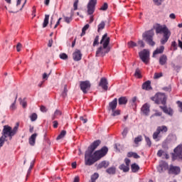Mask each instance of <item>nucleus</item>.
<instances>
[{"label":"nucleus","mask_w":182,"mask_h":182,"mask_svg":"<svg viewBox=\"0 0 182 182\" xmlns=\"http://www.w3.org/2000/svg\"><path fill=\"white\" fill-rule=\"evenodd\" d=\"M109 82H107V79L102 77L100 81L99 86H100L104 90H107L109 87L107 86Z\"/></svg>","instance_id":"14"},{"label":"nucleus","mask_w":182,"mask_h":182,"mask_svg":"<svg viewBox=\"0 0 182 182\" xmlns=\"http://www.w3.org/2000/svg\"><path fill=\"white\" fill-rule=\"evenodd\" d=\"M80 120L83 122V123H87V118H84L83 117H80Z\"/></svg>","instance_id":"62"},{"label":"nucleus","mask_w":182,"mask_h":182,"mask_svg":"<svg viewBox=\"0 0 182 182\" xmlns=\"http://www.w3.org/2000/svg\"><path fill=\"white\" fill-rule=\"evenodd\" d=\"M49 16H50L49 14L45 15L44 21L43 23V28H46V26L49 25Z\"/></svg>","instance_id":"27"},{"label":"nucleus","mask_w":182,"mask_h":182,"mask_svg":"<svg viewBox=\"0 0 182 182\" xmlns=\"http://www.w3.org/2000/svg\"><path fill=\"white\" fill-rule=\"evenodd\" d=\"M161 110H163L164 113L168 114L169 116H173V109L167 108V106H160L159 107Z\"/></svg>","instance_id":"18"},{"label":"nucleus","mask_w":182,"mask_h":182,"mask_svg":"<svg viewBox=\"0 0 182 182\" xmlns=\"http://www.w3.org/2000/svg\"><path fill=\"white\" fill-rule=\"evenodd\" d=\"M134 76L136 77H138L139 79H140V77H141V74L140 73V70L139 68L136 69Z\"/></svg>","instance_id":"38"},{"label":"nucleus","mask_w":182,"mask_h":182,"mask_svg":"<svg viewBox=\"0 0 182 182\" xmlns=\"http://www.w3.org/2000/svg\"><path fill=\"white\" fill-rule=\"evenodd\" d=\"M132 157H134V159H140V156H139L136 152H134Z\"/></svg>","instance_id":"63"},{"label":"nucleus","mask_w":182,"mask_h":182,"mask_svg":"<svg viewBox=\"0 0 182 182\" xmlns=\"http://www.w3.org/2000/svg\"><path fill=\"white\" fill-rule=\"evenodd\" d=\"M138 45L140 46V48H144V42L141 40L138 41Z\"/></svg>","instance_id":"58"},{"label":"nucleus","mask_w":182,"mask_h":182,"mask_svg":"<svg viewBox=\"0 0 182 182\" xmlns=\"http://www.w3.org/2000/svg\"><path fill=\"white\" fill-rule=\"evenodd\" d=\"M151 100L154 102L156 105H164L166 106V103L167 102V97L164 93L158 92L154 97H151Z\"/></svg>","instance_id":"5"},{"label":"nucleus","mask_w":182,"mask_h":182,"mask_svg":"<svg viewBox=\"0 0 182 182\" xmlns=\"http://www.w3.org/2000/svg\"><path fill=\"white\" fill-rule=\"evenodd\" d=\"M177 105H178V107H179L180 109H181V110H182V102H181V101H177Z\"/></svg>","instance_id":"64"},{"label":"nucleus","mask_w":182,"mask_h":182,"mask_svg":"<svg viewBox=\"0 0 182 182\" xmlns=\"http://www.w3.org/2000/svg\"><path fill=\"white\" fill-rule=\"evenodd\" d=\"M129 133V129L124 128L122 132V136L123 137H126L127 136V134Z\"/></svg>","instance_id":"48"},{"label":"nucleus","mask_w":182,"mask_h":182,"mask_svg":"<svg viewBox=\"0 0 182 182\" xmlns=\"http://www.w3.org/2000/svg\"><path fill=\"white\" fill-rule=\"evenodd\" d=\"M168 131V128H167L166 125L158 127L156 132H154L152 135L154 140H156V139H159V137H160V133H167Z\"/></svg>","instance_id":"8"},{"label":"nucleus","mask_w":182,"mask_h":182,"mask_svg":"<svg viewBox=\"0 0 182 182\" xmlns=\"http://www.w3.org/2000/svg\"><path fill=\"white\" fill-rule=\"evenodd\" d=\"M109 108L114 112L117 107V98H114L111 102L109 103Z\"/></svg>","instance_id":"23"},{"label":"nucleus","mask_w":182,"mask_h":182,"mask_svg":"<svg viewBox=\"0 0 182 182\" xmlns=\"http://www.w3.org/2000/svg\"><path fill=\"white\" fill-rule=\"evenodd\" d=\"M119 170H122L124 173H127L130 170V166L122 164L119 166Z\"/></svg>","instance_id":"25"},{"label":"nucleus","mask_w":182,"mask_h":182,"mask_svg":"<svg viewBox=\"0 0 182 182\" xmlns=\"http://www.w3.org/2000/svg\"><path fill=\"white\" fill-rule=\"evenodd\" d=\"M63 18H64V21L66 23H70L72 22V21L73 20V16H71L70 17L63 16Z\"/></svg>","instance_id":"32"},{"label":"nucleus","mask_w":182,"mask_h":182,"mask_svg":"<svg viewBox=\"0 0 182 182\" xmlns=\"http://www.w3.org/2000/svg\"><path fill=\"white\" fill-rule=\"evenodd\" d=\"M163 73H155L154 75V79H160V77H162Z\"/></svg>","instance_id":"37"},{"label":"nucleus","mask_w":182,"mask_h":182,"mask_svg":"<svg viewBox=\"0 0 182 182\" xmlns=\"http://www.w3.org/2000/svg\"><path fill=\"white\" fill-rule=\"evenodd\" d=\"M67 93H68V85H65L64 86V90L62 93L63 97H66V96L68 95Z\"/></svg>","instance_id":"43"},{"label":"nucleus","mask_w":182,"mask_h":182,"mask_svg":"<svg viewBox=\"0 0 182 182\" xmlns=\"http://www.w3.org/2000/svg\"><path fill=\"white\" fill-rule=\"evenodd\" d=\"M19 129V122H16L15 127L12 129L9 125H4L2 130L1 134L0 136V149L5 144L6 141V137H9V140H12V137L18 133V129Z\"/></svg>","instance_id":"2"},{"label":"nucleus","mask_w":182,"mask_h":182,"mask_svg":"<svg viewBox=\"0 0 182 182\" xmlns=\"http://www.w3.org/2000/svg\"><path fill=\"white\" fill-rule=\"evenodd\" d=\"M20 104L21 105L22 107H23V109L26 108V106H28V104L26 103V100H25V99L21 100Z\"/></svg>","instance_id":"44"},{"label":"nucleus","mask_w":182,"mask_h":182,"mask_svg":"<svg viewBox=\"0 0 182 182\" xmlns=\"http://www.w3.org/2000/svg\"><path fill=\"white\" fill-rule=\"evenodd\" d=\"M131 170L132 173H137L140 170V166L137 165V164H132L131 165Z\"/></svg>","instance_id":"26"},{"label":"nucleus","mask_w":182,"mask_h":182,"mask_svg":"<svg viewBox=\"0 0 182 182\" xmlns=\"http://www.w3.org/2000/svg\"><path fill=\"white\" fill-rule=\"evenodd\" d=\"M77 4H79V0H75L73 4L74 11H77Z\"/></svg>","instance_id":"52"},{"label":"nucleus","mask_w":182,"mask_h":182,"mask_svg":"<svg viewBox=\"0 0 182 182\" xmlns=\"http://www.w3.org/2000/svg\"><path fill=\"white\" fill-rule=\"evenodd\" d=\"M99 178V173H95L92 176H91V181L96 182V180Z\"/></svg>","instance_id":"36"},{"label":"nucleus","mask_w":182,"mask_h":182,"mask_svg":"<svg viewBox=\"0 0 182 182\" xmlns=\"http://www.w3.org/2000/svg\"><path fill=\"white\" fill-rule=\"evenodd\" d=\"M155 5H157V6H160L161 5V2H163L164 0H153Z\"/></svg>","instance_id":"51"},{"label":"nucleus","mask_w":182,"mask_h":182,"mask_svg":"<svg viewBox=\"0 0 182 182\" xmlns=\"http://www.w3.org/2000/svg\"><path fill=\"white\" fill-rule=\"evenodd\" d=\"M145 141L149 147H151V140L149 136H145Z\"/></svg>","instance_id":"39"},{"label":"nucleus","mask_w":182,"mask_h":182,"mask_svg":"<svg viewBox=\"0 0 182 182\" xmlns=\"http://www.w3.org/2000/svg\"><path fill=\"white\" fill-rule=\"evenodd\" d=\"M22 48V44L18 43L16 46V50L17 52H21V48Z\"/></svg>","instance_id":"55"},{"label":"nucleus","mask_w":182,"mask_h":182,"mask_svg":"<svg viewBox=\"0 0 182 182\" xmlns=\"http://www.w3.org/2000/svg\"><path fill=\"white\" fill-rule=\"evenodd\" d=\"M172 160L173 161L176 160L182 161V145H178L174 149L173 153L172 154Z\"/></svg>","instance_id":"7"},{"label":"nucleus","mask_w":182,"mask_h":182,"mask_svg":"<svg viewBox=\"0 0 182 182\" xmlns=\"http://www.w3.org/2000/svg\"><path fill=\"white\" fill-rule=\"evenodd\" d=\"M73 58L75 62H79L82 60V53L80 50H76L75 52L73 53Z\"/></svg>","instance_id":"15"},{"label":"nucleus","mask_w":182,"mask_h":182,"mask_svg":"<svg viewBox=\"0 0 182 182\" xmlns=\"http://www.w3.org/2000/svg\"><path fill=\"white\" fill-rule=\"evenodd\" d=\"M100 43V45H102V46L97 48L95 56L103 57L106 53H109V52H110V48L108 47L110 43V38L107 36V33L102 36Z\"/></svg>","instance_id":"3"},{"label":"nucleus","mask_w":182,"mask_h":182,"mask_svg":"<svg viewBox=\"0 0 182 182\" xmlns=\"http://www.w3.org/2000/svg\"><path fill=\"white\" fill-rule=\"evenodd\" d=\"M38 136V134L35 133V134H33L29 139H28V141H29V144L31 146H35V143L36 142V137Z\"/></svg>","instance_id":"20"},{"label":"nucleus","mask_w":182,"mask_h":182,"mask_svg":"<svg viewBox=\"0 0 182 182\" xmlns=\"http://www.w3.org/2000/svg\"><path fill=\"white\" fill-rule=\"evenodd\" d=\"M89 24H86L82 29L81 36H85L86 35V31L89 29Z\"/></svg>","instance_id":"33"},{"label":"nucleus","mask_w":182,"mask_h":182,"mask_svg":"<svg viewBox=\"0 0 182 182\" xmlns=\"http://www.w3.org/2000/svg\"><path fill=\"white\" fill-rule=\"evenodd\" d=\"M110 163L107 161H102L100 162L97 166V170H100L101 168H107L108 166H109Z\"/></svg>","instance_id":"17"},{"label":"nucleus","mask_w":182,"mask_h":182,"mask_svg":"<svg viewBox=\"0 0 182 182\" xmlns=\"http://www.w3.org/2000/svg\"><path fill=\"white\" fill-rule=\"evenodd\" d=\"M156 33H164L163 38L161 39V45H166L171 36V31L168 30L166 25L158 26L156 28Z\"/></svg>","instance_id":"4"},{"label":"nucleus","mask_w":182,"mask_h":182,"mask_svg":"<svg viewBox=\"0 0 182 182\" xmlns=\"http://www.w3.org/2000/svg\"><path fill=\"white\" fill-rule=\"evenodd\" d=\"M143 141V136L141 135H139L134 139V143L135 144H139V143H140V141Z\"/></svg>","instance_id":"31"},{"label":"nucleus","mask_w":182,"mask_h":182,"mask_svg":"<svg viewBox=\"0 0 182 182\" xmlns=\"http://www.w3.org/2000/svg\"><path fill=\"white\" fill-rule=\"evenodd\" d=\"M90 86H91V84L90 81L86 80V81H81L80 82V90L85 94L87 93V91L90 90Z\"/></svg>","instance_id":"10"},{"label":"nucleus","mask_w":182,"mask_h":182,"mask_svg":"<svg viewBox=\"0 0 182 182\" xmlns=\"http://www.w3.org/2000/svg\"><path fill=\"white\" fill-rule=\"evenodd\" d=\"M119 114H120V110L117 109L114 111H114H112V116H119Z\"/></svg>","instance_id":"53"},{"label":"nucleus","mask_w":182,"mask_h":182,"mask_svg":"<svg viewBox=\"0 0 182 182\" xmlns=\"http://www.w3.org/2000/svg\"><path fill=\"white\" fill-rule=\"evenodd\" d=\"M97 4V0H90L87 6V12L88 15H93Z\"/></svg>","instance_id":"9"},{"label":"nucleus","mask_w":182,"mask_h":182,"mask_svg":"<svg viewBox=\"0 0 182 182\" xmlns=\"http://www.w3.org/2000/svg\"><path fill=\"white\" fill-rule=\"evenodd\" d=\"M60 21H62V18H59L56 24L54 26V29H56L58 28V26H59V25L60 24Z\"/></svg>","instance_id":"57"},{"label":"nucleus","mask_w":182,"mask_h":182,"mask_svg":"<svg viewBox=\"0 0 182 182\" xmlns=\"http://www.w3.org/2000/svg\"><path fill=\"white\" fill-rule=\"evenodd\" d=\"M101 143L102 141L97 139L94 141L90 146H88L85 154V166H92V164H95L96 161H99L100 159H102V157H105V156L107 154L109 151V148H107V146H103L101 149L93 153V151L100 146Z\"/></svg>","instance_id":"1"},{"label":"nucleus","mask_w":182,"mask_h":182,"mask_svg":"<svg viewBox=\"0 0 182 182\" xmlns=\"http://www.w3.org/2000/svg\"><path fill=\"white\" fill-rule=\"evenodd\" d=\"M141 112L145 116H149V113H150V105L147 103L144 104L141 107Z\"/></svg>","instance_id":"16"},{"label":"nucleus","mask_w":182,"mask_h":182,"mask_svg":"<svg viewBox=\"0 0 182 182\" xmlns=\"http://www.w3.org/2000/svg\"><path fill=\"white\" fill-rule=\"evenodd\" d=\"M53 43V39H50V40L48 41V48H52Z\"/></svg>","instance_id":"60"},{"label":"nucleus","mask_w":182,"mask_h":182,"mask_svg":"<svg viewBox=\"0 0 182 182\" xmlns=\"http://www.w3.org/2000/svg\"><path fill=\"white\" fill-rule=\"evenodd\" d=\"M65 136H66V131L63 130V131H61L60 134L57 136V140H60V139H63V137H65Z\"/></svg>","instance_id":"34"},{"label":"nucleus","mask_w":182,"mask_h":182,"mask_svg":"<svg viewBox=\"0 0 182 182\" xmlns=\"http://www.w3.org/2000/svg\"><path fill=\"white\" fill-rule=\"evenodd\" d=\"M105 26H106V23L105 21H101L97 26V32L100 33L101 31H103Z\"/></svg>","instance_id":"29"},{"label":"nucleus","mask_w":182,"mask_h":182,"mask_svg":"<svg viewBox=\"0 0 182 182\" xmlns=\"http://www.w3.org/2000/svg\"><path fill=\"white\" fill-rule=\"evenodd\" d=\"M58 116H62V112L59 109H56L54 112V114L52 116V120H55Z\"/></svg>","instance_id":"30"},{"label":"nucleus","mask_w":182,"mask_h":182,"mask_svg":"<svg viewBox=\"0 0 182 182\" xmlns=\"http://www.w3.org/2000/svg\"><path fill=\"white\" fill-rule=\"evenodd\" d=\"M30 119H31V122H35V120H36V119H38V114H36V113H33L31 115Z\"/></svg>","instance_id":"42"},{"label":"nucleus","mask_w":182,"mask_h":182,"mask_svg":"<svg viewBox=\"0 0 182 182\" xmlns=\"http://www.w3.org/2000/svg\"><path fill=\"white\" fill-rule=\"evenodd\" d=\"M142 89L144 90H151L153 88L151 87V82L150 80H147L142 85Z\"/></svg>","instance_id":"19"},{"label":"nucleus","mask_w":182,"mask_h":182,"mask_svg":"<svg viewBox=\"0 0 182 182\" xmlns=\"http://www.w3.org/2000/svg\"><path fill=\"white\" fill-rule=\"evenodd\" d=\"M106 173L112 175L116 174V168L114 166L109 167L106 170Z\"/></svg>","instance_id":"28"},{"label":"nucleus","mask_w":182,"mask_h":182,"mask_svg":"<svg viewBox=\"0 0 182 182\" xmlns=\"http://www.w3.org/2000/svg\"><path fill=\"white\" fill-rule=\"evenodd\" d=\"M167 64V55H162L159 57V65L161 66H164V65Z\"/></svg>","instance_id":"22"},{"label":"nucleus","mask_w":182,"mask_h":182,"mask_svg":"<svg viewBox=\"0 0 182 182\" xmlns=\"http://www.w3.org/2000/svg\"><path fill=\"white\" fill-rule=\"evenodd\" d=\"M163 153H164V151H163V150L158 151V152H157L158 157H161V156H163Z\"/></svg>","instance_id":"61"},{"label":"nucleus","mask_w":182,"mask_h":182,"mask_svg":"<svg viewBox=\"0 0 182 182\" xmlns=\"http://www.w3.org/2000/svg\"><path fill=\"white\" fill-rule=\"evenodd\" d=\"M171 66L173 69H174V70H180V69H181V67L180 65H176V64L174 63H172Z\"/></svg>","instance_id":"47"},{"label":"nucleus","mask_w":182,"mask_h":182,"mask_svg":"<svg viewBox=\"0 0 182 182\" xmlns=\"http://www.w3.org/2000/svg\"><path fill=\"white\" fill-rule=\"evenodd\" d=\"M50 73H52V70H50L49 73H44L43 75V79H46V80H48V77L50 76Z\"/></svg>","instance_id":"45"},{"label":"nucleus","mask_w":182,"mask_h":182,"mask_svg":"<svg viewBox=\"0 0 182 182\" xmlns=\"http://www.w3.org/2000/svg\"><path fill=\"white\" fill-rule=\"evenodd\" d=\"M137 46V43H134V41L128 42V47L129 48H136Z\"/></svg>","instance_id":"40"},{"label":"nucleus","mask_w":182,"mask_h":182,"mask_svg":"<svg viewBox=\"0 0 182 182\" xmlns=\"http://www.w3.org/2000/svg\"><path fill=\"white\" fill-rule=\"evenodd\" d=\"M60 58L63 59V60H66V59H68V55L66 53H61L60 54Z\"/></svg>","instance_id":"49"},{"label":"nucleus","mask_w":182,"mask_h":182,"mask_svg":"<svg viewBox=\"0 0 182 182\" xmlns=\"http://www.w3.org/2000/svg\"><path fill=\"white\" fill-rule=\"evenodd\" d=\"M107 8H109L107 3H104V4L100 7V11H107Z\"/></svg>","instance_id":"41"},{"label":"nucleus","mask_w":182,"mask_h":182,"mask_svg":"<svg viewBox=\"0 0 182 182\" xmlns=\"http://www.w3.org/2000/svg\"><path fill=\"white\" fill-rule=\"evenodd\" d=\"M127 97H121L118 99V105H119L120 106L123 105H127Z\"/></svg>","instance_id":"24"},{"label":"nucleus","mask_w":182,"mask_h":182,"mask_svg":"<svg viewBox=\"0 0 182 182\" xmlns=\"http://www.w3.org/2000/svg\"><path fill=\"white\" fill-rule=\"evenodd\" d=\"M181 171V169L179 166H174L171 165L169 168L168 173L169 174H174L175 176H177L178 174H180V172Z\"/></svg>","instance_id":"13"},{"label":"nucleus","mask_w":182,"mask_h":182,"mask_svg":"<svg viewBox=\"0 0 182 182\" xmlns=\"http://www.w3.org/2000/svg\"><path fill=\"white\" fill-rule=\"evenodd\" d=\"M16 99H18V96L16 97L14 102L10 106V110H15L16 109Z\"/></svg>","instance_id":"35"},{"label":"nucleus","mask_w":182,"mask_h":182,"mask_svg":"<svg viewBox=\"0 0 182 182\" xmlns=\"http://www.w3.org/2000/svg\"><path fill=\"white\" fill-rule=\"evenodd\" d=\"M124 163H125L126 166H128V167H130V163H131L130 159H129L127 158L125 159H124Z\"/></svg>","instance_id":"56"},{"label":"nucleus","mask_w":182,"mask_h":182,"mask_svg":"<svg viewBox=\"0 0 182 182\" xmlns=\"http://www.w3.org/2000/svg\"><path fill=\"white\" fill-rule=\"evenodd\" d=\"M167 168H168V164H167V162L161 161L159 162V165L157 167V171H159V173H164V171H166Z\"/></svg>","instance_id":"12"},{"label":"nucleus","mask_w":182,"mask_h":182,"mask_svg":"<svg viewBox=\"0 0 182 182\" xmlns=\"http://www.w3.org/2000/svg\"><path fill=\"white\" fill-rule=\"evenodd\" d=\"M32 168H33V165L31 164L28 170L26 177H28L31 174V171H32Z\"/></svg>","instance_id":"54"},{"label":"nucleus","mask_w":182,"mask_h":182,"mask_svg":"<svg viewBox=\"0 0 182 182\" xmlns=\"http://www.w3.org/2000/svg\"><path fill=\"white\" fill-rule=\"evenodd\" d=\"M98 44H99V36H96L95 38L94 39L92 46H96Z\"/></svg>","instance_id":"46"},{"label":"nucleus","mask_w":182,"mask_h":182,"mask_svg":"<svg viewBox=\"0 0 182 182\" xmlns=\"http://www.w3.org/2000/svg\"><path fill=\"white\" fill-rule=\"evenodd\" d=\"M153 36H154V31L153 30L145 31L142 34L143 39H144L150 46H154V45H156V43L153 41Z\"/></svg>","instance_id":"6"},{"label":"nucleus","mask_w":182,"mask_h":182,"mask_svg":"<svg viewBox=\"0 0 182 182\" xmlns=\"http://www.w3.org/2000/svg\"><path fill=\"white\" fill-rule=\"evenodd\" d=\"M161 114H163L162 112H156V113H154V114L151 116V117H154V116H156V117H160V116H161Z\"/></svg>","instance_id":"59"},{"label":"nucleus","mask_w":182,"mask_h":182,"mask_svg":"<svg viewBox=\"0 0 182 182\" xmlns=\"http://www.w3.org/2000/svg\"><path fill=\"white\" fill-rule=\"evenodd\" d=\"M41 112H42L43 113H46V112H48V109L46 108V107L41 105L40 107Z\"/></svg>","instance_id":"50"},{"label":"nucleus","mask_w":182,"mask_h":182,"mask_svg":"<svg viewBox=\"0 0 182 182\" xmlns=\"http://www.w3.org/2000/svg\"><path fill=\"white\" fill-rule=\"evenodd\" d=\"M149 56H150V52L149 50L144 49L143 51L139 53V58L144 62V63L147 64L149 62Z\"/></svg>","instance_id":"11"},{"label":"nucleus","mask_w":182,"mask_h":182,"mask_svg":"<svg viewBox=\"0 0 182 182\" xmlns=\"http://www.w3.org/2000/svg\"><path fill=\"white\" fill-rule=\"evenodd\" d=\"M163 52H164V46H161L154 51L153 58H156V55H160L163 53Z\"/></svg>","instance_id":"21"}]
</instances>
